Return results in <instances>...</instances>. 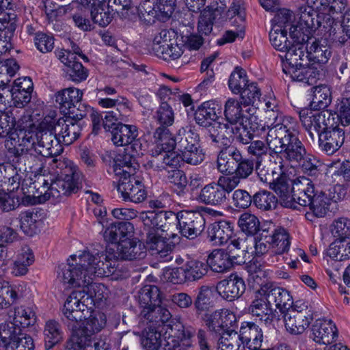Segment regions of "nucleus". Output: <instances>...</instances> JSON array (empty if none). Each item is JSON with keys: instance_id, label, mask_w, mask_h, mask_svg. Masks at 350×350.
Returning <instances> with one entry per match:
<instances>
[{"instance_id": "nucleus-10", "label": "nucleus", "mask_w": 350, "mask_h": 350, "mask_svg": "<svg viewBox=\"0 0 350 350\" xmlns=\"http://www.w3.org/2000/svg\"><path fill=\"white\" fill-rule=\"evenodd\" d=\"M227 15L232 25L235 29L226 31L222 38L224 40L222 43L232 42L234 41L236 38H243L245 27V12L243 0H233L228 10Z\"/></svg>"}, {"instance_id": "nucleus-24", "label": "nucleus", "mask_w": 350, "mask_h": 350, "mask_svg": "<svg viewBox=\"0 0 350 350\" xmlns=\"http://www.w3.org/2000/svg\"><path fill=\"white\" fill-rule=\"evenodd\" d=\"M58 57L65 65V72L70 80L79 83L87 79L88 70L81 63L76 61V56L70 51L66 50L60 51L58 53Z\"/></svg>"}, {"instance_id": "nucleus-34", "label": "nucleus", "mask_w": 350, "mask_h": 350, "mask_svg": "<svg viewBox=\"0 0 350 350\" xmlns=\"http://www.w3.org/2000/svg\"><path fill=\"white\" fill-rule=\"evenodd\" d=\"M233 258L224 250H214L208 256L206 265L216 273H224L232 266Z\"/></svg>"}, {"instance_id": "nucleus-7", "label": "nucleus", "mask_w": 350, "mask_h": 350, "mask_svg": "<svg viewBox=\"0 0 350 350\" xmlns=\"http://www.w3.org/2000/svg\"><path fill=\"white\" fill-rule=\"evenodd\" d=\"M27 118V116H23V121H19L21 126L16 128L5 141V146L10 157L37 148V132L26 129L27 125L24 124V119Z\"/></svg>"}, {"instance_id": "nucleus-37", "label": "nucleus", "mask_w": 350, "mask_h": 350, "mask_svg": "<svg viewBox=\"0 0 350 350\" xmlns=\"http://www.w3.org/2000/svg\"><path fill=\"white\" fill-rule=\"evenodd\" d=\"M293 180L288 177L284 172L271 183V187L279 195L281 203L285 207L286 206H292L290 198L293 192Z\"/></svg>"}, {"instance_id": "nucleus-45", "label": "nucleus", "mask_w": 350, "mask_h": 350, "mask_svg": "<svg viewBox=\"0 0 350 350\" xmlns=\"http://www.w3.org/2000/svg\"><path fill=\"white\" fill-rule=\"evenodd\" d=\"M331 103V92L326 85L314 88L310 107L314 111H323Z\"/></svg>"}, {"instance_id": "nucleus-41", "label": "nucleus", "mask_w": 350, "mask_h": 350, "mask_svg": "<svg viewBox=\"0 0 350 350\" xmlns=\"http://www.w3.org/2000/svg\"><path fill=\"white\" fill-rule=\"evenodd\" d=\"M21 329L18 325L16 324L12 319L0 325V347H5V350H10L12 345V342H14Z\"/></svg>"}, {"instance_id": "nucleus-2", "label": "nucleus", "mask_w": 350, "mask_h": 350, "mask_svg": "<svg viewBox=\"0 0 350 350\" xmlns=\"http://www.w3.org/2000/svg\"><path fill=\"white\" fill-rule=\"evenodd\" d=\"M50 165L53 170H59L56 172L59 176L50 183L44 178H38L36 185H41L36 188L34 196L40 203L47 200L57 202L63 197L76 193L83 177L78 167L69 160L54 158Z\"/></svg>"}, {"instance_id": "nucleus-62", "label": "nucleus", "mask_w": 350, "mask_h": 350, "mask_svg": "<svg viewBox=\"0 0 350 350\" xmlns=\"http://www.w3.org/2000/svg\"><path fill=\"white\" fill-rule=\"evenodd\" d=\"M154 118L159 123L160 126L167 128V126L172 125L174 123V111L166 101H161Z\"/></svg>"}, {"instance_id": "nucleus-14", "label": "nucleus", "mask_w": 350, "mask_h": 350, "mask_svg": "<svg viewBox=\"0 0 350 350\" xmlns=\"http://www.w3.org/2000/svg\"><path fill=\"white\" fill-rule=\"evenodd\" d=\"M142 154L139 151L136 153L133 148H126L119 152L114 159L113 172L119 178L129 175H135L139 167L136 155Z\"/></svg>"}, {"instance_id": "nucleus-20", "label": "nucleus", "mask_w": 350, "mask_h": 350, "mask_svg": "<svg viewBox=\"0 0 350 350\" xmlns=\"http://www.w3.org/2000/svg\"><path fill=\"white\" fill-rule=\"evenodd\" d=\"M46 157L40 154L37 148L33 150L27 151L10 157L11 161L17 166L19 172L29 170H39L44 167Z\"/></svg>"}, {"instance_id": "nucleus-12", "label": "nucleus", "mask_w": 350, "mask_h": 350, "mask_svg": "<svg viewBox=\"0 0 350 350\" xmlns=\"http://www.w3.org/2000/svg\"><path fill=\"white\" fill-rule=\"evenodd\" d=\"M111 140L118 146L131 145L127 148H133L135 152L141 151L142 144L136 139L138 135V131L135 126L118 123L111 131Z\"/></svg>"}, {"instance_id": "nucleus-29", "label": "nucleus", "mask_w": 350, "mask_h": 350, "mask_svg": "<svg viewBox=\"0 0 350 350\" xmlns=\"http://www.w3.org/2000/svg\"><path fill=\"white\" fill-rule=\"evenodd\" d=\"M140 315L142 318L147 321V323L152 324L150 327L153 329H157L161 325L169 323L172 317L169 310L160 304L142 310Z\"/></svg>"}, {"instance_id": "nucleus-30", "label": "nucleus", "mask_w": 350, "mask_h": 350, "mask_svg": "<svg viewBox=\"0 0 350 350\" xmlns=\"http://www.w3.org/2000/svg\"><path fill=\"white\" fill-rule=\"evenodd\" d=\"M241 154L236 147L224 148L220 150L217 160V167L222 174H234Z\"/></svg>"}, {"instance_id": "nucleus-49", "label": "nucleus", "mask_w": 350, "mask_h": 350, "mask_svg": "<svg viewBox=\"0 0 350 350\" xmlns=\"http://www.w3.org/2000/svg\"><path fill=\"white\" fill-rule=\"evenodd\" d=\"M217 345L218 350H245L238 333L233 330L222 333Z\"/></svg>"}, {"instance_id": "nucleus-19", "label": "nucleus", "mask_w": 350, "mask_h": 350, "mask_svg": "<svg viewBox=\"0 0 350 350\" xmlns=\"http://www.w3.org/2000/svg\"><path fill=\"white\" fill-rule=\"evenodd\" d=\"M234 129L227 124L214 122L207 129L206 138L221 148L234 147L232 142Z\"/></svg>"}, {"instance_id": "nucleus-40", "label": "nucleus", "mask_w": 350, "mask_h": 350, "mask_svg": "<svg viewBox=\"0 0 350 350\" xmlns=\"http://www.w3.org/2000/svg\"><path fill=\"white\" fill-rule=\"evenodd\" d=\"M17 109H12L0 115V137H4L18 128L19 121H23V116L18 115Z\"/></svg>"}, {"instance_id": "nucleus-11", "label": "nucleus", "mask_w": 350, "mask_h": 350, "mask_svg": "<svg viewBox=\"0 0 350 350\" xmlns=\"http://www.w3.org/2000/svg\"><path fill=\"white\" fill-rule=\"evenodd\" d=\"M118 191L125 201L139 203L146 198V192L142 181L135 175L119 178Z\"/></svg>"}, {"instance_id": "nucleus-54", "label": "nucleus", "mask_w": 350, "mask_h": 350, "mask_svg": "<svg viewBox=\"0 0 350 350\" xmlns=\"http://www.w3.org/2000/svg\"><path fill=\"white\" fill-rule=\"evenodd\" d=\"M260 224L258 218L249 212L243 213L238 220L241 231L249 235L256 234L260 230Z\"/></svg>"}, {"instance_id": "nucleus-48", "label": "nucleus", "mask_w": 350, "mask_h": 350, "mask_svg": "<svg viewBox=\"0 0 350 350\" xmlns=\"http://www.w3.org/2000/svg\"><path fill=\"white\" fill-rule=\"evenodd\" d=\"M269 40L276 50L282 52L286 50L291 44L287 38V29L278 25H272L269 32Z\"/></svg>"}, {"instance_id": "nucleus-59", "label": "nucleus", "mask_w": 350, "mask_h": 350, "mask_svg": "<svg viewBox=\"0 0 350 350\" xmlns=\"http://www.w3.org/2000/svg\"><path fill=\"white\" fill-rule=\"evenodd\" d=\"M248 83L245 71L240 68H236L231 73L228 81L230 90L235 94H239Z\"/></svg>"}, {"instance_id": "nucleus-43", "label": "nucleus", "mask_w": 350, "mask_h": 350, "mask_svg": "<svg viewBox=\"0 0 350 350\" xmlns=\"http://www.w3.org/2000/svg\"><path fill=\"white\" fill-rule=\"evenodd\" d=\"M138 298L142 310L149 308L152 305L161 303L160 291L154 285L144 286L139 291Z\"/></svg>"}, {"instance_id": "nucleus-26", "label": "nucleus", "mask_w": 350, "mask_h": 350, "mask_svg": "<svg viewBox=\"0 0 350 350\" xmlns=\"http://www.w3.org/2000/svg\"><path fill=\"white\" fill-rule=\"evenodd\" d=\"M234 230L231 224L220 221L210 224L207 229V239L213 245H221L232 239Z\"/></svg>"}, {"instance_id": "nucleus-55", "label": "nucleus", "mask_w": 350, "mask_h": 350, "mask_svg": "<svg viewBox=\"0 0 350 350\" xmlns=\"http://www.w3.org/2000/svg\"><path fill=\"white\" fill-rule=\"evenodd\" d=\"M154 139L161 146L163 152L177 150L176 135L172 137L168 129L163 126H159L154 133Z\"/></svg>"}, {"instance_id": "nucleus-4", "label": "nucleus", "mask_w": 350, "mask_h": 350, "mask_svg": "<svg viewBox=\"0 0 350 350\" xmlns=\"http://www.w3.org/2000/svg\"><path fill=\"white\" fill-rule=\"evenodd\" d=\"M292 304L293 297L288 291L273 283H266L256 291L248 312L265 324L269 325L273 319V306L284 312Z\"/></svg>"}, {"instance_id": "nucleus-56", "label": "nucleus", "mask_w": 350, "mask_h": 350, "mask_svg": "<svg viewBox=\"0 0 350 350\" xmlns=\"http://www.w3.org/2000/svg\"><path fill=\"white\" fill-rule=\"evenodd\" d=\"M327 254L335 260L342 261L350 258V241L340 239L331 243Z\"/></svg>"}, {"instance_id": "nucleus-63", "label": "nucleus", "mask_w": 350, "mask_h": 350, "mask_svg": "<svg viewBox=\"0 0 350 350\" xmlns=\"http://www.w3.org/2000/svg\"><path fill=\"white\" fill-rule=\"evenodd\" d=\"M157 0H142L137 8L140 18L148 23H154L157 19L156 10Z\"/></svg>"}, {"instance_id": "nucleus-13", "label": "nucleus", "mask_w": 350, "mask_h": 350, "mask_svg": "<svg viewBox=\"0 0 350 350\" xmlns=\"http://www.w3.org/2000/svg\"><path fill=\"white\" fill-rule=\"evenodd\" d=\"M83 92L75 88H68L59 91L55 94V101L59 105L62 113L68 116H72L81 119L84 116L77 113L75 110L77 105L79 104L82 99Z\"/></svg>"}, {"instance_id": "nucleus-3", "label": "nucleus", "mask_w": 350, "mask_h": 350, "mask_svg": "<svg viewBox=\"0 0 350 350\" xmlns=\"http://www.w3.org/2000/svg\"><path fill=\"white\" fill-rule=\"evenodd\" d=\"M298 134L297 123L292 117L284 118L281 122L268 126L266 142L270 154H281L282 157L293 162L304 159L306 151Z\"/></svg>"}, {"instance_id": "nucleus-22", "label": "nucleus", "mask_w": 350, "mask_h": 350, "mask_svg": "<svg viewBox=\"0 0 350 350\" xmlns=\"http://www.w3.org/2000/svg\"><path fill=\"white\" fill-rule=\"evenodd\" d=\"M240 340L244 345V349L250 350H258L263 341V334L262 329L252 322H243L241 323L239 333Z\"/></svg>"}, {"instance_id": "nucleus-36", "label": "nucleus", "mask_w": 350, "mask_h": 350, "mask_svg": "<svg viewBox=\"0 0 350 350\" xmlns=\"http://www.w3.org/2000/svg\"><path fill=\"white\" fill-rule=\"evenodd\" d=\"M308 44L301 42L291 44L289 47L284 52L285 53L286 62L283 65L301 66L304 63H308Z\"/></svg>"}, {"instance_id": "nucleus-57", "label": "nucleus", "mask_w": 350, "mask_h": 350, "mask_svg": "<svg viewBox=\"0 0 350 350\" xmlns=\"http://www.w3.org/2000/svg\"><path fill=\"white\" fill-rule=\"evenodd\" d=\"M18 326L26 327L33 325L36 321V315L30 308L18 307L15 308L13 315L9 317Z\"/></svg>"}, {"instance_id": "nucleus-52", "label": "nucleus", "mask_w": 350, "mask_h": 350, "mask_svg": "<svg viewBox=\"0 0 350 350\" xmlns=\"http://www.w3.org/2000/svg\"><path fill=\"white\" fill-rule=\"evenodd\" d=\"M182 161L191 165L200 164L204 159V154L200 148L199 143L195 145L187 146L185 148L177 150Z\"/></svg>"}, {"instance_id": "nucleus-44", "label": "nucleus", "mask_w": 350, "mask_h": 350, "mask_svg": "<svg viewBox=\"0 0 350 350\" xmlns=\"http://www.w3.org/2000/svg\"><path fill=\"white\" fill-rule=\"evenodd\" d=\"M331 203L323 190H317L312 196L310 210L317 217H323L329 211Z\"/></svg>"}, {"instance_id": "nucleus-28", "label": "nucleus", "mask_w": 350, "mask_h": 350, "mask_svg": "<svg viewBox=\"0 0 350 350\" xmlns=\"http://www.w3.org/2000/svg\"><path fill=\"white\" fill-rule=\"evenodd\" d=\"M221 106L214 100L204 102L195 113L196 122L204 127H210L221 114Z\"/></svg>"}, {"instance_id": "nucleus-51", "label": "nucleus", "mask_w": 350, "mask_h": 350, "mask_svg": "<svg viewBox=\"0 0 350 350\" xmlns=\"http://www.w3.org/2000/svg\"><path fill=\"white\" fill-rule=\"evenodd\" d=\"M213 291L207 286H202L193 302L196 312L200 314L202 312L208 311L213 307Z\"/></svg>"}, {"instance_id": "nucleus-61", "label": "nucleus", "mask_w": 350, "mask_h": 350, "mask_svg": "<svg viewBox=\"0 0 350 350\" xmlns=\"http://www.w3.org/2000/svg\"><path fill=\"white\" fill-rule=\"evenodd\" d=\"M18 297L16 288L11 286L9 282L0 278V307L7 308Z\"/></svg>"}, {"instance_id": "nucleus-6", "label": "nucleus", "mask_w": 350, "mask_h": 350, "mask_svg": "<svg viewBox=\"0 0 350 350\" xmlns=\"http://www.w3.org/2000/svg\"><path fill=\"white\" fill-rule=\"evenodd\" d=\"M335 116V113L328 110L318 112L303 109L299 111L300 121L312 142H315L317 136L318 137L323 130L336 124Z\"/></svg>"}, {"instance_id": "nucleus-50", "label": "nucleus", "mask_w": 350, "mask_h": 350, "mask_svg": "<svg viewBox=\"0 0 350 350\" xmlns=\"http://www.w3.org/2000/svg\"><path fill=\"white\" fill-rule=\"evenodd\" d=\"M21 230L28 236H33L38 229V215L36 213L27 211L21 213L18 217Z\"/></svg>"}, {"instance_id": "nucleus-21", "label": "nucleus", "mask_w": 350, "mask_h": 350, "mask_svg": "<svg viewBox=\"0 0 350 350\" xmlns=\"http://www.w3.org/2000/svg\"><path fill=\"white\" fill-rule=\"evenodd\" d=\"M170 332L164 338V350H181L180 341H188L194 336V329L185 327L180 322L169 325Z\"/></svg>"}, {"instance_id": "nucleus-9", "label": "nucleus", "mask_w": 350, "mask_h": 350, "mask_svg": "<svg viewBox=\"0 0 350 350\" xmlns=\"http://www.w3.org/2000/svg\"><path fill=\"white\" fill-rule=\"evenodd\" d=\"M177 223L180 233L189 239L200 235L206 224L205 219L200 213L185 210L178 212Z\"/></svg>"}, {"instance_id": "nucleus-18", "label": "nucleus", "mask_w": 350, "mask_h": 350, "mask_svg": "<svg viewBox=\"0 0 350 350\" xmlns=\"http://www.w3.org/2000/svg\"><path fill=\"white\" fill-rule=\"evenodd\" d=\"M37 149L40 154L47 157H57L63 151L57 135L52 131L44 129L37 131Z\"/></svg>"}, {"instance_id": "nucleus-47", "label": "nucleus", "mask_w": 350, "mask_h": 350, "mask_svg": "<svg viewBox=\"0 0 350 350\" xmlns=\"http://www.w3.org/2000/svg\"><path fill=\"white\" fill-rule=\"evenodd\" d=\"M315 10L311 5L306 3V4L297 8L295 13V17L299 19L301 25L310 29L315 28L316 23H318L316 20L317 12Z\"/></svg>"}, {"instance_id": "nucleus-53", "label": "nucleus", "mask_w": 350, "mask_h": 350, "mask_svg": "<svg viewBox=\"0 0 350 350\" xmlns=\"http://www.w3.org/2000/svg\"><path fill=\"white\" fill-rule=\"evenodd\" d=\"M183 267L187 281L200 280L208 272V265L197 260L187 261Z\"/></svg>"}, {"instance_id": "nucleus-33", "label": "nucleus", "mask_w": 350, "mask_h": 350, "mask_svg": "<svg viewBox=\"0 0 350 350\" xmlns=\"http://www.w3.org/2000/svg\"><path fill=\"white\" fill-rule=\"evenodd\" d=\"M307 44L309 62L324 64L328 62L332 52L325 40L308 41Z\"/></svg>"}, {"instance_id": "nucleus-25", "label": "nucleus", "mask_w": 350, "mask_h": 350, "mask_svg": "<svg viewBox=\"0 0 350 350\" xmlns=\"http://www.w3.org/2000/svg\"><path fill=\"white\" fill-rule=\"evenodd\" d=\"M283 72L289 75L293 81L313 85L319 76V70L313 66H309L308 63L299 65H283Z\"/></svg>"}, {"instance_id": "nucleus-46", "label": "nucleus", "mask_w": 350, "mask_h": 350, "mask_svg": "<svg viewBox=\"0 0 350 350\" xmlns=\"http://www.w3.org/2000/svg\"><path fill=\"white\" fill-rule=\"evenodd\" d=\"M227 250L228 254L234 260L239 258H245L247 254L250 253L248 243L250 239L247 238H240L233 234L232 239H229Z\"/></svg>"}, {"instance_id": "nucleus-64", "label": "nucleus", "mask_w": 350, "mask_h": 350, "mask_svg": "<svg viewBox=\"0 0 350 350\" xmlns=\"http://www.w3.org/2000/svg\"><path fill=\"white\" fill-rule=\"evenodd\" d=\"M244 105H258L260 102L261 92L256 83H250L239 93Z\"/></svg>"}, {"instance_id": "nucleus-23", "label": "nucleus", "mask_w": 350, "mask_h": 350, "mask_svg": "<svg viewBox=\"0 0 350 350\" xmlns=\"http://www.w3.org/2000/svg\"><path fill=\"white\" fill-rule=\"evenodd\" d=\"M131 237V236H128L116 245L117 257L129 260L144 258L146 255V245Z\"/></svg>"}, {"instance_id": "nucleus-42", "label": "nucleus", "mask_w": 350, "mask_h": 350, "mask_svg": "<svg viewBox=\"0 0 350 350\" xmlns=\"http://www.w3.org/2000/svg\"><path fill=\"white\" fill-rule=\"evenodd\" d=\"M311 5L317 11L332 16L335 14L342 13L346 6V0H309Z\"/></svg>"}, {"instance_id": "nucleus-60", "label": "nucleus", "mask_w": 350, "mask_h": 350, "mask_svg": "<svg viewBox=\"0 0 350 350\" xmlns=\"http://www.w3.org/2000/svg\"><path fill=\"white\" fill-rule=\"evenodd\" d=\"M19 69V66L14 59H8L4 62L0 61V88L4 87L10 81Z\"/></svg>"}, {"instance_id": "nucleus-58", "label": "nucleus", "mask_w": 350, "mask_h": 350, "mask_svg": "<svg viewBox=\"0 0 350 350\" xmlns=\"http://www.w3.org/2000/svg\"><path fill=\"white\" fill-rule=\"evenodd\" d=\"M254 205L262 211H269L275 208L278 200L270 191L265 190L257 192L253 197Z\"/></svg>"}, {"instance_id": "nucleus-27", "label": "nucleus", "mask_w": 350, "mask_h": 350, "mask_svg": "<svg viewBox=\"0 0 350 350\" xmlns=\"http://www.w3.org/2000/svg\"><path fill=\"white\" fill-rule=\"evenodd\" d=\"M311 331L313 340L319 344H330L337 336V328L331 320H317Z\"/></svg>"}, {"instance_id": "nucleus-5", "label": "nucleus", "mask_w": 350, "mask_h": 350, "mask_svg": "<svg viewBox=\"0 0 350 350\" xmlns=\"http://www.w3.org/2000/svg\"><path fill=\"white\" fill-rule=\"evenodd\" d=\"M139 219L144 225L145 243L147 249L152 251V254L156 255L159 260L170 261L172 259L171 254L174 248V244L158 232L161 221L159 211H143L139 214Z\"/></svg>"}, {"instance_id": "nucleus-15", "label": "nucleus", "mask_w": 350, "mask_h": 350, "mask_svg": "<svg viewBox=\"0 0 350 350\" xmlns=\"http://www.w3.org/2000/svg\"><path fill=\"white\" fill-rule=\"evenodd\" d=\"M345 131L338 126H327L318 136L319 146L321 151L332 155L338 151L345 142Z\"/></svg>"}, {"instance_id": "nucleus-31", "label": "nucleus", "mask_w": 350, "mask_h": 350, "mask_svg": "<svg viewBox=\"0 0 350 350\" xmlns=\"http://www.w3.org/2000/svg\"><path fill=\"white\" fill-rule=\"evenodd\" d=\"M197 200L206 205L219 206L226 202L227 196H224L223 190L219 187L217 183L213 182L201 189Z\"/></svg>"}, {"instance_id": "nucleus-1", "label": "nucleus", "mask_w": 350, "mask_h": 350, "mask_svg": "<svg viewBox=\"0 0 350 350\" xmlns=\"http://www.w3.org/2000/svg\"><path fill=\"white\" fill-rule=\"evenodd\" d=\"M88 249L79 255L70 256L68 263L59 267L58 278L72 287H82L67 297L62 309V321L72 333L81 331L85 335L100 332L106 324L103 313L91 314L94 310L93 297L85 288H93L95 275L102 277L111 271L109 257L103 247Z\"/></svg>"}, {"instance_id": "nucleus-35", "label": "nucleus", "mask_w": 350, "mask_h": 350, "mask_svg": "<svg viewBox=\"0 0 350 350\" xmlns=\"http://www.w3.org/2000/svg\"><path fill=\"white\" fill-rule=\"evenodd\" d=\"M133 226L130 222L111 224L103 233L104 239L111 243L118 244L122 239L132 236Z\"/></svg>"}, {"instance_id": "nucleus-8", "label": "nucleus", "mask_w": 350, "mask_h": 350, "mask_svg": "<svg viewBox=\"0 0 350 350\" xmlns=\"http://www.w3.org/2000/svg\"><path fill=\"white\" fill-rule=\"evenodd\" d=\"M282 313L285 328L291 334H302L308 327L312 319L308 306L301 301L293 303Z\"/></svg>"}, {"instance_id": "nucleus-39", "label": "nucleus", "mask_w": 350, "mask_h": 350, "mask_svg": "<svg viewBox=\"0 0 350 350\" xmlns=\"http://www.w3.org/2000/svg\"><path fill=\"white\" fill-rule=\"evenodd\" d=\"M45 347L50 349L60 342L64 338V331L59 322L55 319L46 321L44 330Z\"/></svg>"}, {"instance_id": "nucleus-16", "label": "nucleus", "mask_w": 350, "mask_h": 350, "mask_svg": "<svg viewBox=\"0 0 350 350\" xmlns=\"http://www.w3.org/2000/svg\"><path fill=\"white\" fill-rule=\"evenodd\" d=\"M70 116L59 118L55 126V132L62 144L68 146L75 142L81 135V125L79 120Z\"/></svg>"}, {"instance_id": "nucleus-17", "label": "nucleus", "mask_w": 350, "mask_h": 350, "mask_svg": "<svg viewBox=\"0 0 350 350\" xmlns=\"http://www.w3.org/2000/svg\"><path fill=\"white\" fill-rule=\"evenodd\" d=\"M218 294L228 301L239 298L245 291V282L237 274H230L227 279L219 282L216 286Z\"/></svg>"}, {"instance_id": "nucleus-32", "label": "nucleus", "mask_w": 350, "mask_h": 350, "mask_svg": "<svg viewBox=\"0 0 350 350\" xmlns=\"http://www.w3.org/2000/svg\"><path fill=\"white\" fill-rule=\"evenodd\" d=\"M265 241L275 248V254L271 256L269 260L273 263L277 254H282L287 252L290 247L289 234L283 228H275L270 234L265 235Z\"/></svg>"}, {"instance_id": "nucleus-38", "label": "nucleus", "mask_w": 350, "mask_h": 350, "mask_svg": "<svg viewBox=\"0 0 350 350\" xmlns=\"http://www.w3.org/2000/svg\"><path fill=\"white\" fill-rule=\"evenodd\" d=\"M226 120L231 124L243 125L249 120L247 116L243 113L241 103L235 98H228L224 105Z\"/></svg>"}]
</instances>
